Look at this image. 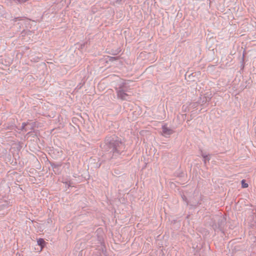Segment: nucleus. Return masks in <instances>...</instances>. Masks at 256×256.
<instances>
[{
	"label": "nucleus",
	"mask_w": 256,
	"mask_h": 256,
	"mask_svg": "<svg viewBox=\"0 0 256 256\" xmlns=\"http://www.w3.org/2000/svg\"><path fill=\"white\" fill-rule=\"evenodd\" d=\"M102 148L104 150L112 153V158H116L123 154L125 151L126 146L120 138L113 135L106 138Z\"/></svg>",
	"instance_id": "nucleus-1"
},
{
	"label": "nucleus",
	"mask_w": 256,
	"mask_h": 256,
	"mask_svg": "<svg viewBox=\"0 0 256 256\" xmlns=\"http://www.w3.org/2000/svg\"><path fill=\"white\" fill-rule=\"evenodd\" d=\"M116 93L117 98L121 100H128L131 94L130 86L127 82H122L114 88Z\"/></svg>",
	"instance_id": "nucleus-2"
},
{
	"label": "nucleus",
	"mask_w": 256,
	"mask_h": 256,
	"mask_svg": "<svg viewBox=\"0 0 256 256\" xmlns=\"http://www.w3.org/2000/svg\"><path fill=\"white\" fill-rule=\"evenodd\" d=\"M162 134L166 136L173 134L174 130L172 129L168 128L166 126H162Z\"/></svg>",
	"instance_id": "nucleus-3"
},
{
	"label": "nucleus",
	"mask_w": 256,
	"mask_h": 256,
	"mask_svg": "<svg viewBox=\"0 0 256 256\" xmlns=\"http://www.w3.org/2000/svg\"><path fill=\"white\" fill-rule=\"evenodd\" d=\"M37 242L38 245L41 246V248H42L44 246L45 241L42 238H39L37 240Z\"/></svg>",
	"instance_id": "nucleus-4"
},
{
	"label": "nucleus",
	"mask_w": 256,
	"mask_h": 256,
	"mask_svg": "<svg viewBox=\"0 0 256 256\" xmlns=\"http://www.w3.org/2000/svg\"><path fill=\"white\" fill-rule=\"evenodd\" d=\"M202 156L204 158V162L206 164V161L208 160V161H209L210 160V158H208V156L204 154V153H202Z\"/></svg>",
	"instance_id": "nucleus-5"
},
{
	"label": "nucleus",
	"mask_w": 256,
	"mask_h": 256,
	"mask_svg": "<svg viewBox=\"0 0 256 256\" xmlns=\"http://www.w3.org/2000/svg\"><path fill=\"white\" fill-rule=\"evenodd\" d=\"M242 187L244 188H246L248 187V184L246 183H245L244 180H242Z\"/></svg>",
	"instance_id": "nucleus-6"
},
{
	"label": "nucleus",
	"mask_w": 256,
	"mask_h": 256,
	"mask_svg": "<svg viewBox=\"0 0 256 256\" xmlns=\"http://www.w3.org/2000/svg\"><path fill=\"white\" fill-rule=\"evenodd\" d=\"M26 124L24 122L22 123V130H24L25 131H26Z\"/></svg>",
	"instance_id": "nucleus-7"
},
{
	"label": "nucleus",
	"mask_w": 256,
	"mask_h": 256,
	"mask_svg": "<svg viewBox=\"0 0 256 256\" xmlns=\"http://www.w3.org/2000/svg\"><path fill=\"white\" fill-rule=\"evenodd\" d=\"M16 20H20V18H16Z\"/></svg>",
	"instance_id": "nucleus-8"
},
{
	"label": "nucleus",
	"mask_w": 256,
	"mask_h": 256,
	"mask_svg": "<svg viewBox=\"0 0 256 256\" xmlns=\"http://www.w3.org/2000/svg\"><path fill=\"white\" fill-rule=\"evenodd\" d=\"M112 58V59H116V58H114V57H112V58Z\"/></svg>",
	"instance_id": "nucleus-9"
}]
</instances>
